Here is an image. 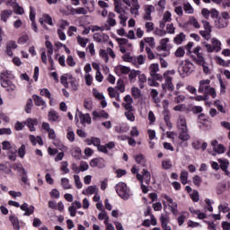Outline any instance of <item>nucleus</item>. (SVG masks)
I'll return each instance as SVG.
<instances>
[{
    "label": "nucleus",
    "instance_id": "6",
    "mask_svg": "<svg viewBox=\"0 0 230 230\" xmlns=\"http://www.w3.org/2000/svg\"><path fill=\"white\" fill-rule=\"evenodd\" d=\"M190 138H191V136H190L188 129L179 130V136H178V139L180 140L179 146H181V148H187L188 141H190Z\"/></svg>",
    "mask_w": 230,
    "mask_h": 230
},
{
    "label": "nucleus",
    "instance_id": "27",
    "mask_svg": "<svg viewBox=\"0 0 230 230\" xmlns=\"http://www.w3.org/2000/svg\"><path fill=\"white\" fill-rule=\"evenodd\" d=\"M39 120L37 119H27L25 121V125L30 128L31 132H35V126H37Z\"/></svg>",
    "mask_w": 230,
    "mask_h": 230
},
{
    "label": "nucleus",
    "instance_id": "64",
    "mask_svg": "<svg viewBox=\"0 0 230 230\" xmlns=\"http://www.w3.org/2000/svg\"><path fill=\"white\" fill-rule=\"evenodd\" d=\"M116 89L119 91V93H125V83H123V81H118Z\"/></svg>",
    "mask_w": 230,
    "mask_h": 230
},
{
    "label": "nucleus",
    "instance_id": "46",
    "mask_svg": "<svg viewBox=\"0 0 230 230\" xmlns=\"http://www.w3.org/2000/svg\"><path fill=\"white\" fill-rule=\"evenodd\" d=\"M13 77V75H12V72H8L7 70H4L0 74V81L10 80Z\"/></svg>",
    "mask_w": 230,
    "mask_h": 230
},
{
    "label": "nucleus",
    "instance_id": "44",
    "mask_svg": "<svg viewBox=\"0 0 230 230\" xmlns=\"http://www.w3.org/2000/svg\"><path fill=\"white\" fill-rule=\"evenodd\" d=\"M218 163H219L220 168L223 172H224V170H227L229 168V160L219 158Z\"/></svg>",
    "mask_w": 230,
    "mask_h": 230
},
{
    "label": "nucleus",
    "instance_id": "15",
    "mask_svg": "<svg viewBox=\"0 0 230 230\" xmlns=\"http://www.w3.org/2000/svg\"><path fill=\"white\" fill-rule=\"evenodd\" d=\"M81 208H82V202L78 200L74 201L71 204V206L68 208L70 217H76V210L81 209Z\"/></svg>",
    "mask_w": 230,
    "mask_h": 230
},
{
    "label": "nucleus",
    "instance_id": "13",
    "mask_svg": "<svg viewBox=\"0 0 230 230\" xmlns=\"http://www.w3.org/2000/svg\"><path fill=\"white\" fill-rule=\"evenodd\" d=\"M20 208L22 211H24L23 217H30L35 213V207L29 206L28 203H23Z\"/></svg>",
    "mask_w": 230,
    "mask_h": 230
},
{
    "label": "nucleus",
    "instance_id": "54",
    "mask_svg": "<svg viewBox=\"0 0 230 230\" xmlns=\"http://www.w3.org/2000/svg\"><path fill=\"white\" fill-rule=\"evenodd\" d=\"M102 39H109V36L107 34H100V33H94L93 34V40H95V42H102Z\"/></svg>",
    "mask_w": 230,
    "mask_h": 230
},
{
    "label": "nucleus",
    "instance_id": "45",
    "mask_svg": "<svg viewBox=\"0 0 230 230\" xmlns=\"http://www.w3.org/2000/svg\"><path fill=\"white\" fill-rule=\"evenodd\" d=\"M183 10L185 13H188V14H191L193 13V12H195V10L193 9V6H191V4H190L189 2H185L183 4Z\"/></svg>",
    "mask_w": 230,
    "mask_h": 230
},
{
    "label": "nucleus",
    "instance_id": "23",
    "mask_svg": "<svg viewBox=\"0 0 230 230\" xmlns=\"http://www.w3.org/2000/svg\"><path fill=\"white\" fill-rule=\"evenodd\" d=\"M13 11L12 9L3 10L0 13V19L3 22H8V18L12 17Z\"/></svg>",
    "mask_w": 230,
    "mask_h": 230
},
{
    "label": "nucleus",
    "instance_id": "31",
    "mask_svg": "<svg viewBox=\"0 0 230 230\" xmlns=\"http://www.w3.org/2000/svg\"><path fill=\"white\" fill-rule=\"evenodd\" d=\"M83 195H94L98 193V187L96 185H92L86 188V190H83Z\"/></svg>",
    "mask_w": 230,
    "mask_h": 230
},
{
    "label": "nucleus",
    "instance_id": "32",
    "mask_svg": "<svg viewBox=\"0 0 230 230\" xmlns=\"http://www.w3.org/2000/svg\"><path fill=\"white\" fill-rule=\"evenodd\" d=\"M140 74L141 71L139 70H130L128 75V80L130 84H134L136 82V78H137V76H139Z\"/></svg>",
    "mask_w": 230,
    "mask_h": 230
},
{
    "label": "nucleus",
    "instance_id": "58",
    "mask_svg": "<svg viewBox=\"0 0 230 230\" xmlns=\"http://www.w3.org/2000/svg\"><path fill=\"white\" fill-rule=\"evenodd\" d=\"M131 94L136 99L141 98V90H139V88H137V87H132L131 88Z\"/></svg>",
    "mask_w": 230,
    "mask_h": 230
},
{
    "label": "nucleus",
    "instance_id": "8",
    "mask_svg": "<svg viewBox=\"0 0 230 230\" xmlns=\"http://www.w3.org/2000/svg\"><path fill=\"white\" fill-rule=\"evenodd\" d=\"M116 14L114 13H109L108 18H107V24L102 26V31H109L111 28L114 27L116 25Z\"/></svg>",
    "mask_w": 230,
    "mask_h": 230
},
{
    "label": "nucleus",
    "instance_id": "38",
    "mask_svg": "<svg viewBox=\"0 0 230 230\" xmlns=\"http://www.w3.org/2000/svg\"><path fill=\"white\" fill-rule=\"evenodd\" d=\"M166 8V0H159L156 4V10L160 13H163Z\"/></svg>",
    "mask_w": 230,
    "mask_h": 230
},
{
    "label": "nucleus",
    "instance_id": "5",
    "mask_svg": "<svg viewBox=\"0 0 230 230\" xmlns=\"http://www.w3.org/2000/svg\"><path fill=\"white\" fill-rule=\"evenodd\" d=\"M195 69V65L191 63L190 60H184L179 66V73L181 76L184 78V76H188V75H191L193 70Z\"/></svg>",
    "mask_w": 230,
    "mask_h": 230
},
{
    "label": "nucleus",
    "instance_id": "47",
    "mask_svg": "<svg viewBox=\"0 0 230 230\" xmlns=\"http://www.w3.org/2000/svg\"><path fill=\"white\" fill-rule=\"evenodd\" d=\"M184 40H186V35H184V32H181L174 38L175 44H182Z\"/></svg>",
    "mask_w": 230,
    "mask_h": 230
},
{
    "label": "nucleus",
    "instance_id": "26",
    "mask_svg": "<svg viewBox=\"0 0 230 230\" xmlns=\"http://www.w3.org/2000/svg\"><path fill=\"white\" fill-rule=\"evenodd\" d=\"M85 142L88 146L93 145V146L97 148L102 145V140L96 137H91L87 138Z\"/></svg>",
    "mask_w": 230,
    "mask_h": 230
},
{
    "label": "nucleus",
    "instance_id": "4",
    "mask_svg": "<svg viewBox=\"0 0 230 230\" xmlns=\"http://www.w3.org/2000/svg\"><path fill=\"white\" fill-rule=\"evenodd\" d=\"M164 83L162 84L163 92L169 93L168 96L169 98H172V96H173L172 93L175 91V86L173 85V83H172L173 77L167 75L166 74H164Z\"/></svg>",
    "mask_w": 230,
    "mask_h": 230
},
{
    "label": "nucleus",
    "instance_id": "19",
    "mask_svg": "<svg viewBox=\"0 0 230 230\" xmlns=\"http://www.w3.org/2000/svg\"><path fill=\"white\" fill-rule=\"evenodd\" d=\"M115 73L118 75V76H121L122 75H128V73H130V67L119 65L115 67Z\"/></svg>",
    "mask_w": 230,
    "mask_h": 230
},
{
    "label": "nucleus",
    "instance_id": "18",
    "mask_svg": "<svg viewBox=\"0 0 230 230\" xmlns=\"http://www.w3.org/2000/svg\"><path fill=\"white\" fill-rule=\"evenodd\" d=\"M80 118V121L82 123V125H85L87 123V125H91V115H89V113H82V111H78L75 115V118Z\"/></svg>",
    "mask_w": 230,
    "mask_h": 230
},
{
    "label": "nucleus",
    "instance_id": "1",
    "mask_svg": "<svg viewBox=\"0 0 230 230\" xmlns=\"http://www.w3.org/2000/svg\"><path fill=\"white\" fill-rule=\"evenodd\" d=\"M200 49H202V48H200L199 46L196 47L193 49V54L191 55V58L192 60H194V62H196V64L202 66L203 73L205 75H211V73H213V67H211V66H209L206 62L204 56L202 55V53H200Z\"/></svg>",
    "mask_w": 230,
    "mask_h": 230
},
{
    "label": "nucleus",
    "instance_id": "62",
    "mask_svg": "<svg viewBox=\"0 0 230 230\" xmlns=\"http://www.w3.org/2000/svg\"><path fill=\"white\" fill-rule=\"evenodd\" d=\"M28 40H30V36L27 33H25L18 39V44H26Z\"/></svg>",
    "mask_w": 230,
    "mask_h": 230
},
{
    "label": "nucleus",
    "instance_id": "34",
    "mask_svg": "<svg viewBox=\"0 0 230 230\" xmlns=\"http://www.w3.org/2000/svg\"><path fill=\"white\" fill-rule=\"evenodd\" d=\"M71 155L75 157V159H80V157H82V149L78 146L72 147Z\"/></svg>",
    "mask_w": 230,
    "mask_h": 230
},
{
    "label": "nucleus",
    "instance_id": "3",
    "mask_svg": "<svg viewBox=\"0 0 230 230\" xmlns=\"http://www.w3.org/2000/svg\"><path fill=\"white\" fill-rule=\"evenodd\" d=\"M115 190L119 197L122 199V200H128L130 197H132V190L127 186L125 182H119L115 186Z\"/></svg>",
    "mask_w": 230,
    "mask_h": 230
},
{
    "label": "nucleus",
    "instance_id": "48",
    "mask_svg": "<svg viewBox=\"0 0 230 230\" xmlns=\"http://www.w3.org/2000/svg\"><path fill=\"white\" fill-rule=\"evenodd\" d=\"M61 186L63 190H71V188H73L71 183H69V179L67 178L61 179Z\"/></svg>",
    "mask_w": 230,
    "mask_h": 230
},
{
    "label": "nucleus",
    "instance_id": "39",
    "mask_svg": "<svg viewBox=\"0 0 230 230\" xmlns=\"http://www.w3.org/2000/svg\"><path fill=\"white\" fill-rule=\"evenodd\" d=\"M13 169L21 173L22 175H26V169L22 167V164H14Z\"/></svg>",
    "mask_w": 230,
    "mask_h": 230
},
{
    "label": "nucleus",
    "instance_id": "53",
    "mask_svg": "<svg viewBox=\"0 0 230 230\" xmlns=\"http://www.w3.org/2000/svg\"><path fill=\"white\" fill-rule=\"evenodd\" d=\"M214 105H215V107H217V111H219V112L226 114V109H224V105L222 104V102H220V100L215 101Z\"/></svg>",
    "mask_w": 230,
    "mask_h": 230
},
{
    "label": "nucleus",
    "instance_id": "2",
    "mask_svg": "<svg viewBox=\"0 0 230 230\" xmlns=\"http://www.w3.org/2000/svg\"><path fill=\"white\" fill-rule=\"evenodd\" d=\"M211 84V80L204 79L199 81V87L198 92L201 94H207L208 96H211L213 99L217 98V91L215 88L209 86Z\"/></svg>",
    "mask_w": 230,
    "mask_h": 230
},
{
    "label": "nucleus",
    "instance_id": "61",
    "mask_svg": "<svg viewBox=\"0 0 230 230\" xmlns=\"http://www.w3.org/2000/svg\"><path fill=\"white\" fill-rule=\"evenodd\" d=\"M45 46L47 48L48 55H53V43H51V41H49V40H46Z\"/></svg>",
    "mask_w": 230,
    "mask_h": 230
},
{
    "label": "nucleus",
    "instance_id": "60",
    "mask_svg": "<svg viewBox=\"0 0 230 230\" xmlns=\"http://www.w3.org/2000/svg\"><path fill=\"white\" fill-rule=\"evenodd\" d=\"M77 42L80 44L82 48H85L87 46V42H89V39L83 38L82 36L77 37Z\"/></svg>",
    "mask_w": 230,
    "mask_h": 230
},
{
    "label": "nucleus",
    "instance_id": "12",
    "mask_svg": "<svg viewBox=\"0 0 230 230\" xmlns=\"http://www.w3.org/2000/svg\"><path fill=\"white\" fill-rule=\"evenodd\" d=\"M91 168H105V159L102 157L93 158L90 161Z\"/></svg>",
    "mask_w": 230,
    "mask_h": 230
},
{
    "label": "nucleus",
    "instance_id": "56",
    "mask_svg": "<svg viewBox=\"0 0 230 230\" xmlns=\"http://www.w3.org/2000/svg\"><path fill=\"white\" fill-rule=\"evenodd\" d=\"M189 23H190L191 26H193L197 30H199L200 28V23H199V21H197L196 18L193 16L190 17Z\"/></svg>",
    "mask_w": 230,
    "mask_h": 230
},
{
    "label": "nucleus",
    "instance_id": "7",
    "mask_svg": "<svg viewBox=\"0 0 230 230\" xmlns=\"http://www.w3.org/2000/svg\"><path fill=\"white\" fill-rule=\"evenodd\" d=\"M0 84L1 86L4 87V89H5L7 93H9V94H12L13 93H15V91H17V86L10 79H3L2 81H0Z\"/></svg>",
    "mask_w": 230,
    "mask_h": 230
},
{
    "label": "nucleus",
    "instance_id": "55",
    "mask_svg": "<svg viewBox=\"0 0 230 230\" xmlns=\"http://www.w3.org/2000/svg\"><path fill=\"white\" fill-rule=\"evenodd\" d=\"M175 94V98H174V103H182V102H184V100H186V96L181 94H179V92H174Z\"/></svg>",
    "mask_w": 230,
    "mask_h": 230
},
{
    "label": "nucleus",
    "instance_id": "36",
    "mask_svg": "<svg viewBox=\"0 0 230 230\" xmlns=\"http://www.w3.org/2000/svg\"><path fill=\"white\" fill-rule=\"evenodd\" d=\"M150 94L155 103H161V99H159V92L156 89H151Z\"/></svg>",
    "mask_w": 230,
    "mask_h": 230
},
{
    "label": "nucleus",
    "instance_id": "51",
    "mask_svg": "<svg viewBox=\"0 0 230 230\" xmlns=\"http://www.w3.org/2000/svg\"><path fill=\"white\" fill-rule=\"evenodd\" d=\"M58 118H60L58 116V113L55 111H50L49 112V120L50 121H58Z\"/></svg>",
    "mask_w": 230,
    "mask_h": 230
},
{
    "label": "nucleus",
    "instance_id": "37",
    "mask_svg": "<svg viewBox=\"0 0 230 230\" xmlns=\"http://www.w3.org/2000/svg\"><path fill=\"white\" fill-rule=\"evenodd\" d=\"M164 121H165L167 127L169 128V130H172L173 128V124H172V121H170V111H165L164 112Z\"/></svg>",
    "mask_w": 230,
    "mask_h": 230
},
{
    "label": "nucleus",
    "instance_id": "20",
    "mask_svg": "<svg viewBox=\"0 0 230 230\" xmlns=\"http://www.w3.org/2000/svg\"><path fill=\"white\" fill-rule=\"evenodd\" d=\"M211 146L216 154H224L226 152V146H224L222 144H218L217 140L212 141Z\"/></svg>",
    "mask_w": 230,
    "mask_h": 230
},
{
    "label": "nucleus",
    "instance_id": "17",
    "mask_svg": "<svg viewBox=\"0 0 230 230\" xmlns=\"http://www.w3.org/2000/svg\"><path fill=\"white\" fill-rule=\"evenodd\" d=\"M116 146V144L114 142H109L106 145L100 144L97 147L98 152H102V154H109V150H112Z\"/></svg>",
    "mask_w": 230,
    "mask_h": 230
},
{
    "label": "nucleus",
    "instance_id": "10",
    "mask_svg": "<svg viewBox=\"0 0 230 230\" xmlns=\"http://www.w3.org/2000/svg\"><path fill=\"white\" fill-rule=\"evenodd\" d=\"M163 199L168 202V207L170 208L171 213H172L174 217H177V214L179 213V209L177 208V202H174L173 199L170 198L166 194L163 196Z\"/></svg>",
    "mask_w": 230,
    "mask_h": 230
},
{
    "label": "nucleus",
    "instance_id": "29",
    "mask_svg": "<svg viewBox=\"0 0 230 230\" xmlns=\"http://www.w3.org/2000/svg\"><path fill=\"white\" fill-rule=\"evenodd\" d=\"M178 130H186L188 129V125L186 124V119L182 116H180L177 122Z\"/></svg>",
    "mask_w": 230,
    "mask_h": 230
},
{
    "label": "nucleus",
    "instance_id": "50",
    "mask_svg": "<svg viewBox=\"0 0 230 230\" xmlns=\"http://www.w3.org/2000/svg\"><path fill=\"white\" fill-rule=\"evenodd\" d=\"M188 171H181L180 179L183 186H185V184H188Z\"/></svg>",
    "mask_w": 230,
    "mask_h": 230
},
{
    "label": "nucleus",
    "instance_id": "41",
    "mask_svg": "<svg viewBox=\"0 0 230 230\" xmlns=\"http://www.w3.org/2000/svg\"><path fill=\"white\" fill-rule=\"evenodd\" d=\"M69 76H71V75H61L60 77V84L66 89H69Z\"/></svg>",
    "mask_w": 230,
    "mask_h": 230
},
{
    "label": "nucleus",
    "instance_id": "63",
    "mask_svg": "<svg viewBox=\"0 0 230 230\" xmlns=\"http://www.w3.org/2000/svg\"><path fill=\"white\" fill-rule=\"evenodd\" d=\"M40 95L45 96V98H49V100H50V103H51V93L49 92V90H48L47 88L41 89Z\"/></svg>",
    "mask_w": 230,
    "mask_h": 230
},
{
    "label": "nucleus",
    "instance_id": "16",
    "mask_svg": "<svg viewBox=\"0 0 230 230\" xmlns=\"http://www.w3.org/2000/svg\"><path fill=\"white\" fill-rule=\"evenodd\" d=\"M166 22H172V13L170 11H166L163 14V19L160 21V28L161 30H164L166 26Z\"/></svg>",
    "mask_w": 230,
    "mask_h": 230
},
{
    "label": "nucleus",
    "instance_id": "30",
    "mask_svg": "<svg viewBox=\"0 0 230 230\" xmlns=\"http://www.w3.org/2000/svg\"><path fill=\"white\" fill-rule=\"evenodd\" d=\"M114 5H115V12L117 13H119V15H123V14L127 13L121 4V0H115Z\"/></svg>",
    "mask_w": 230,
    "mask_h": 230
},
{
    "label": "nucleus",
    "instance_id": "21",
    "mask_svg": "<svg viewBox=\"0 0 230 230\" xmlns=\"http://www.w3.org/2000/svg\"><path fill=\"white\" fill-rule=\"evenodd\" d=\"M13 49H17V42L10 40L6 43V53L8 57H13Z\"/></svg>",
    "mask_w": 230,
    "mask_h": 230
},
{
    "label": "nucleus",
    "instance_id": "14",
    "mask_svg": "<svg viewBox=\"0 0 230 230\" xmlns=\"http://www.w3.org/2000/svg\"><path fill=\"white\" fill-rule=\"evenodd\" d=\"M139 8H141V5L139 4V1L131 0V7H130L131 15H134V17H137L139 15Z\"/></svg>",
    "mask_w": 230,
    "mask_h": 230
},
{
    "label": "nucleus",
    "instance_id": "52",
    "mask_svg": "<svg viewBox=\"0 0 230 230\" xmlns=\"http://www.w3.org/2000/svg\"><path fill=\"white\" fill-rule=\"evenodd\" d=\"M12 7L13 8V12L16 15H22V13H24V8L21 7L19 4H15Z\"/></svg>",
    "mask_w": 230,
    "mask_h": 230
},
{
    "label": "nucleus",
    "instance_id": "33",
    "mask_svg": "<svg viewBox=\"0 0 230 230\" xmlns=\"http://www.w3.org/2000/svg\"><path fill=\"white\" fill-rule=\"evenodd\" d=\"M40 24H44V22H46V24H49V26H53V19L51 16H49V14H43L40 19Z\"/></svg>",
    "mask_w": 230,
    "mask_h": 230
},
{
    "label": "nucleus",
    "instance_id": "22",
    "mask_svg": "<svg viewBox=\"0 0 230 230\" xmlns=\"http://www.w3.org/2000/svg\"><path fill=\"white\" fill-rule=\"evenodd\" d=\"M78 87H80L78 80L73 77V75H69L68 89H72V91H78Z\"/></svg>",
    "mask_w": 230,
    "mask_h": 230
},
{
    "label": "nucleus",
    "instance_id": "35",
    "mask_svg": "<svg viewBox=\"0 0 230 230\" xmlns=\"http://www.w3.org/2000/svg\"><path fill=\"white\" fill-rule=\"evenodd\" d=\"M211 43H212V49L217 53H218V51H220V49H222V48L220 47V46H222V42H220V40H218L217 38H213L211 40Z\"/></svg>",
    "mask_w": 230,
    "mask_h": 230
},
{
    "label": "nucleus",
    "instance_id": "24",
    "mask_svg": "<svg viewBox=\"0 0 230 230\" xmlns=\"http://www.w3.org/2000/svg\"><path fill=\"white\" fill-rule=\"evenodd\" d=\"M32 98H33L34 103L37 107H42V109H46V107H47L46 101H44V99H42V97H40L39 95H33Z\"/></svg>",
    "mask_w": 230,
    "mask_h": 230
},
{
    "label": "nucleus",
    "instance_id": "28",
    "mask_svg": "<svg viewBox=\"0 0 230 230\" xmlns=\"http://www.w3.org/2000/svg\"><path fill=\"white\" fill-rule=\"evenodd\" d=\"M168 42H170V39L168 38L161 40L159 48L162 51H170V49H172V47L168 45Z\"/></svg>",
    "mask_w": 230,
    "mask_h": 230
},
{
    "label": "nucleus",
    "instance_id": "42",
    "mask_svg": "<svg viewBox=\"0 0 230 230\" xmlns=\"http://www.w3.org/2000/svg\"><path fill=\"white\" fill-rule=\"evenodd\" d=\"M149 73L151 76L159 73V64L157 63L151 64L149 66Z\"/></svg>",
    "mask_w": 230,
    "mask_h": 230
},
{
    "label": "nucleus",
    "instance_id": "9",
    "mask_svg": "<svg viewBox=\"0 0 230 230\" xmlns=\"http://www.w3.org/2000/svg\"><path fill=\"white\" fill-rule=\"evenodd\" d=\"M100 57L104 60V62H109V56L111 58H116V54L111 48H107L106 49H101L99 51Z\"/></svg>",
    "mask_w": 230,
    "mask_h": 230
},
{
    "label": "nucleus",
    "instance_id": "57",
    "mask_svg": "<svg viewBox=\"0 0 230 230\" xmlns=\"http://www.w3.org/2000/svg\"><path fill=\"white\" fill-rule=\"evenodd\" d=\"M146 44H148L149 48H155V41L154 37H147L144 39Z\"/></svg>",
    "mask_w": 230,
    "mask_h": 230
},
{
    "label": "nucleus",
    "instance_id": "59",
    "mask_svg": "<svg viewBox=\"0 0 230 230\" xmlns=\"http://www.w3.org/2000/svg\"><path fill=\"white\" fill-rule=\"evenodd\" d=\"M93 80L94 79L91 74H84V82L86 85L88 86L93 85Z\"/></svg>",
    "mask_w": 230,
    "mask_h": 230
},
{
    "label": "nucleus",
    "instance_id": "25",
    "mask_svg": "<svg viewBox=\"0 0 230 230\" xmlns=\"http://www.w3.org/2000/svg\"><path fill=\"white\" fill-rule=\"evenodd\" d=\"M9 220L14 230H21V226H19V218L15 217V214H11L9 216Z\"/></svg>",
    "mask_w": 230,
    "mask_h": 230
},
{
    "label": "nucleus",
    "instance_id": "11",
    "mask_svg": "<svg viewBox=\"0 0 230 230\" xmlns=\"http://www.w3.org/2000/svg\"><path fill=\"white\" fill-rule=\"evenodd\" d=\"M150 172H148L146 169L143 170V174H137V179L143 184L145 182L146 184H150V179H151Z\"/></svg>",
    "mask_w": 230,
    "mask_h": 230
},
{
    "label": "nucleus",
    "instance_id": "43",
    "mask_svg": "<svg viewBox=\"0 0 230 230\" xmlns=\"http://www.w3.org/2000/svg\"><path fill=\"white\" fill-rule=\"evenodd\" d=\"M145 84H146V75L144 74L138 75V85L140 89H145Z\"/></svg>",
    "mask_w": 230,
    "mask_h": 230
},
{
    "label": "nucleus",
    "instance_id": "40",
    "mask_svg": "<svg viewBox=\"0 0 230 230\" xmlns=\"http://www.w3.org/2000/svg\"><path fill=\"white\" fill-rule=\"evenodd\" d=\"M229 24L227 20L225 18H219L218 21L216 22L217 28L222 29V28H226V26Z\"/></svg>",
    "mask_w": 230,
    "mask_h": 230
},
{
    "label": "nucleus",
    "instance_id": "49",
    "mask_svg": "<svg viewBox=\"0 0 230 230\" xmlns=\"http://www.w3.org/2000/svg\"><path fill=\"white\" fill-rule=\"evenodd\" d=\"M219 213H229L230 208H229V204L224 203L220 204L217 208Z\"/></svg>",
    "mask_w": 230,
    "mask_h": 230
}]
</instances>
